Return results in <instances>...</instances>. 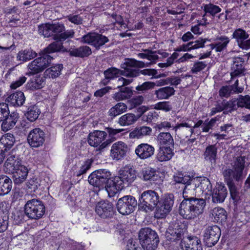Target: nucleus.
<instances>
[{
  "label": "nucleus",
  "instance_id": "f257e3e1",
  "mask_svg": "<svg viewBox=\"0 0 250 250\" xmlns=\"http://www.w3.org/2000/svg\"><path fill=\"white\" fill-rule=\"evenodd\" d=\"M72 32H67L60 36V40L53 42L49 44L40 53L41 57L37 58L30 63L28 67L33 74L38 73L49 66L53 57L50 54L59 52H67V49L64 47L63 42L69 37H72Z\"/></svg>",
  "mask_w": 250,
  "mask_h": 250
},
{
  "label": "nucleus",
  "instance_id": "f03ea898",
  "mask_svg": "<svg viewBox=\"0 0 250 250\" xmlns=\"http://www.w3.org/2000/svg\"><path fill=\"white\" fill-rule=\"evenodd\" d=\"M89 183L99 191L105 189L110 197L115 195V177L106 169H99L92 172L88 176Z\"/></svg>",
  "mask_w": 250,
  "mask_h": 250
},
{
  "label": "nucleus",
  "instance_id": "7ed1b4c3",
  "mask_svg": "<svg viewBox=\"0 0 250 250\" xmlns=\"http://www.w3.org/2000/svg\"><path fill=\"white\" fill-rule=\"evenodd\" d=\"M206 206L205 199L196 196H186L180 204L179 214L184 219H194L202 214Z\"/></svg>",
  "mask_w": 250,
  "mask_h": 250
},
{
  "label": "nucleus",
  "instance_id": "20e7f679",
  "mask_svg": "<svg viewBox=\"0 0 250 250\" xmlns=\"http://www.w3.org/2000/svg\"><path fill=\"white\" fill-rule=\"evenodd\" d=\"M138 238L144 250H155L160 243V238L157 232L149 227L143 228L140 229Z\"/></svg>",
  "mask_w": 250,
  "mask_h": 250
},
{
  "label": "nucleus",
  "instance_id": "39448f33",
  "mask_svg": "<svg viewBox=\"0 0 250 250\" xmlns=\"http://www.w3.org/2000/svg\"><path fill=\"white\" fill-rule=\"evenodd\" d=\"M245 162V157H238L234 162L232 168H227L223 171L225 181L234 182L235 181L239 182L242 181L246 175Z\"/></svg>",
  "mask_w": 250,
  "mask_h": 250
},
{
  "label": "nucleus",
  "instance_id": "423d86ee",
  "mask_svg": "<svg viewBox=\"0 0 250 250\" xmlns=\"http://www.w3.org/2000/svg\"><path fill=\"white\" fill-rule=\"evenodd\" d=\"M39 34L43 35L44 37L48 38L53 36V39L57 42L60 40V36L67 32H72V37H69L67 39L73 38L74 36V32L73 30H65V27L62 23L55 22L54 23H46L42 24L38 26Z\"/></svg>",
  "mask_w": 250,
  "mask_h": 250
},
{
  "label": "nucleus",
  "instance_id": "0eeeda50",
  "mask_svg": "<svg viewBox=\"0 0 250 250\" xmlns=\"http://www.w3.org/2000/svg\"><path fill=\"white\" fill-rule=\"evenodd\" d=\"M187 232V228L185 224L176 219L171 222L167 229L165 236L167 240L170 242L181 241V246L183 247L185 244L184 240V234Z\"/></svg>",
  "mask_w": 250,
  "mask_h": 250
},
{
  "label": "nucleus",
  "instance_id": "6e6552de",
  "mask_svg": "<svg viewBox=\"0 0 250 250\" xmlns=\"http://www.w3.org/2000/svg\"><path fill=\"white\" fill-rule=\"evenodd\" d=\"M119 176H115V194L128 187L136 179V170L131 166H125L119 171Z\"/></svg>",
  "mask_w": 250,
  "mask_h": 250
},
{
  "label": "nucleus",
  "instance_id": "1a4fd4ad",
  "mask_svg": "<svg viewBox=\"0 0 250 250\" xmlns=\"http://www.w3.org/2000/svg\"><path fill=\"white\" fill-rule=\"evenodd\" d=\"M160 202V196L158 192L153 190L144 191L140 196L139 206L146 210H153L157 209Z\"/></svg>",
  "mask_w": 250,
  "mask_h": 250
},
{
  "label": "nucleus",
  "instance_id": "9d476101",
  "mask_svg": "<svg viewBox=\"0 0 250 250\" xmlns=\"http://www.w3.org/2000/svg\"><path fill=\"white\" fill-rule=\"evenodd\" d=\"M45 208L43 203L38 199L28 200L24 206L25 214L31 219L38 220L42 217Z\"/></svg>",
  "mask_w": 250,
  "mask_h": 250
},
{
  "label": "nucleus",
  "instance_id": "9b49d317",
  "mask_svg": "<svg viewBox=\"0 0 250 250\" xmlns=\"http://www.w3.org/2000/svg\"><path fill=\"white\" fill-rule=\"evenodd\" d=\"M139 203L132 195H125L119 198L116 204L118 211L124 215H129L134 212Z\"/></svg>",
  "mask_w": 250,
  "mask_h": 250
},
{
  "label": "nucleus",
  "instance_id": "f8f14e48",
  "mask_svg": "<svg viewBox=\"0 0 250 250\" xmlns=\"http://www.w3.org/2000/svg\"><path fill=\"white\" fill-rule=\"evenodd\" d=\"M174 196L172 193L165 194L160 199L156 214L158 218H164L171 210L174 204Z\"/></svg>",
  "mask_w": 250,
  "mask_h": 250
},
{
  "label": "nucleus",
  "instance_id": "ddd939ff",
  "mask_svg": "<svg viewBox=\"0 0 250 250\" xmlns=\"http://www.w3.org/2000/svg\"><path fill=\"white\" fill-rule=\"evenodd\" d=\"M221 232L219 227L216 225L208 226L204 231L203 241L208 247L214 246L218 241Z\"/></svg>",
  "mask_w": 250,
  "mask_h": 250
},
{
  "label": "nucleus",
  "instance_id": "4468645a",
  "mask_svg": "<svg viewBox=\"0 0 250 250\" xmlns=\"http://www.w3.org/2000/svg\"><path fill=\"white\" fill-rule=\"evenodd\" d=\"M82 39L83 42L93 45L96 50H99L101 46L109 41L107 37L96 32H89L84 35Z\"/></svg>",
  "mask_w": 250,
  "mask_h": 250
},
{
  "label": "nucleus",
  "instance_id": "2eb2a0df",
  "mask_svg": "<svg viewBox=\"0 0 250 250\" xmlns=\"http://www.w3.org/2000/svg\"><path fill=\"white\" fill-rule=\"evenodd\" d=\"M95 211L103 219H110L115 213L113 204L107 200L98 202L96 206Z\"/></svg>",
  "mask_w": 250,
  "mask_h": 250
},
{
  "label": "nucleus",
  "instance_id": "dca6fc26",
  "mask_svg": "<svg viewBox=\"0 0 250 250\" xmlns=\"http://www.w3.org/2000/svg\"><path fill=\"white\" fill-rule=\"evenodd\" d=\"M104 78L101 81V83L105 86L109 83L110 80L119 77L121 75L129 78L128 68H124V70H122L111 67L104 70Z\"/></svg>",
  "mask_w": 250,
  "mask_h": 250
},
{
  "label": "nucleus",
  "instance_id": "f3484780",
  "mask_svg": "<svg viewBox=\"0 0 250 250\" xmlns=\"http://www.w3.org/2000/svg\"><path fill=\"white\" fill-rule=\"evenodd\" d=\"M232 37L235 40L240 48L244 50L250 49L249 34L245 30L241 28L235 29L232 33Z\"/></svg>",
  "mask_w": 250,
  "mask_h": 250
},
{
  "label": "nucleus",
  "instance_id": "a211bd4d",
  "mask_svg": "<svg viewBox=\"0 0 250 250\" xmlns=\"http://www.w3.org/2000/svg\"><path fill=\"white\" fill-rule=\"evenodd\" d=\"M45 141V133L40 128L31 130L27 136V141L33 147H38L43 145Z\"/></svg>",
  "mask_w": 250,
  "mask_h": 250
},
{
  "label": "nucleus",
  "instance_id": "6ab92c4d",
  "mask_svg": "<svg viewBox=\"0 0 250 250\" xmlns=\"http://www.w3.org/2000/svg\"><path fill=\"white\" fill-rule=\"evenodd\" d=\"M210 194L213 203H223L228 194V189L224 184L217 183Z\"/></svg>",
  "mask_w": 250,
  "mask_h": 250
},
{
  "label": "nucleus",
  "instance_id": "aec40b11",
  "mask_svg": "<svg viewBox=\"0 0 250 250\" xmlns=\"http://www.w3.org/2000/svg\"><path fill=\"white\" fill-rule=\"evenodd\" d=\"M128 150L127 145L122 141H118L112 145L111 155L113 159L121 160L126 155Z\"/></svg>",
  "mask_w": 250,
  "mask_h": 250
},
{
  "label": "nucleus",
  "instance_id": "412c9836",
  "mask_svg": "<svg viewBox=\"0 0 250 250\" xmlns=\"http://www.w3.org/2000/svg\"><path fill=\"white\" fill-rule=\"evenodd\" d=\"M14 183L16 185L22 184L27 178L28 169L21 165L12 171Z\"/></svg>",
  "mask_w": 250,
  "mask_h": 250
},
{
  "label": "nucleus",
  "instance_id": "4be33fe9",
  "mask_svg": "<svg viewBox=\"0 0 250 250\" xmlns=\"http://www.w3.org/2000/svg\"><path fill=\"white\" fill-rule=\"evenodd\" d=\"M160 172L155 168L148 167L142 170L141 175L144 181H149L151 183L161 182V177Z\"/></svg>",
  "mask_w": 250,
  "mask_h": 250
},
{
  "label": "nucleus",
  "instance_id": "5701e85b",
  "mask_svg": "<svg viewBox=\"0 0 250 250\" xmlns=\"http://www.w3.org/2000/svg\"><path fill=\"white\" fill-rule=\"evenodd\" d=\"M154 147L146 143L139 145L135 149V153L141 159L150 158L154 153Z\"/></svg>",
  "mask_w": 250,
  "mask_h": 250
},
{
  "label": "nucleus",
  "instance_id": "b1692460",
  "mask_svg": "<svg viewBox=\"0 0 250 250\" xmlns=\"http://www.w3.org/2000/svg\"><path fill=\"white\" fill-rule=\"evenodd\" d=\"M19 118V114L16 111L10 113L9 111L8 115H7L2 121L1 125L2 130L6 132L12 129L15 125Z\"/></svg>",
  "mask_w": 250,
  "mask_h": 250
},
{
  "label": "nucleus",
  "instance_id": "393cba45",
  "mask_svg": "<svg viewBox=\"0 0 250 250\" xmlns=\"http://www.w3.org/2000/svg\"><path fill=\"white\" fill-rule=\"evenodd\" d=\"M107 136V133L104 131L94 130L89 134L88 143L91 146L97 147L104 141Z\"/></svg>",
  "mask_w": 250,
  "mask_h": 250
},
{
  "label": "nucleus",
  "instance_id": "a878e982",
  "mask_svg": "<svg viewBox=\"0 0 250 250\" xmlns=\"http://www.w3.org/2000/svg\"><path fill=\"white\" fill-rule=\"evenodd\" d=\"M215 41H216V43H211L208 45H207V46L210 47L211 51L213 49H215L217 52H221L226 49L227 46L230 41L229 38L226 36H218L215 38Z\"/></svg>",
  "mask_w": 250,
  "mask_h": 250
},
{
  "label": "nucleus",
  "instance_id": "bb28decb",
  "mask_svg": "<svg viewBox=\"0 0 250 250\" xmlns=\"http://www.w3.org/2000/svg\"><path fill=\"white\" fill-rule=\"evenodd\" d=\"M25 97L23 92L18 91L10 94L6 99V102L14 106H21L23 104Z\"/></svg>",
  "mask_w": 250,
  "mask_h": 250
},
{
  "label": "nucleus",
  "instance_id": "cd10ccee",
  "mask_svg": "<svg viewBox=\"0 0 250 250\" xmlns=\"http://www.w3.org/2000/svg\"><path fill=\"white\" fill-rule=\"evenodd\" d=\"M66 52H69L71 57L79 58L87 57L92 54L91 48L86 45L81 46L76 48H71L67 50Z\"/></svg>",
  "mask_w": 250,
  "mask_h": 250
},
{
  "label": "nucleus",
  "instance_id": "c85d7f7f",
  "mask_svg": "<svg viewBox=\"0 0 250 250\" xmlns=\"http://www.w3.org/2000/svg\"><path fill=\"white\" fill-rule=\"evenodd\" d=\"M226 182L228 186L230 197L233 200V203L234 206H237L240 203L242 195V192L240 188L236 187L234 182Z\"/></svg>",
  "mask_w": 250,
  "mask_h": 250
},
{
  "label": "nucleus",
  "instance_id": "c756f323",
  "mask_svg": "<svg viewBox=\"0 0 250 250\" xmlns=\"http://www.w3.org/2000/svg\"><path fill=\"white\" fill-rule=\"evenodd\" d=\"M174 155L170 146H161L156 155V159L160 162L169 160Z\"/></svg>",
  "mask_w": 250,
  "mask_h": 250
},
{
  "label": "nucleus",
  "instance_id": "7c9ffc66",
  "mask_svg": "<svg viewBox=\"0 0 250 250\" xmlns=\"http://www.w3.org/2000/svg\"><path fill=\"white\" fill-rule=\"evenodd\" d=\"M233 59L231 69L233 71L231 73V75L232 77H237L244 73V59L241 57H235Z\"/></svg>",
  "mask_w": 250,
  "mask_h": 250
},
{
  "label": "nucleus",
  "instance_id": "2f4dec72",
  "mask_svg": "<svg viewBox=\"0 0 250 250\" xmlns=\"http://www.w3.org/2000/svg\"><path fill=\"white\" fill-rule=\"evenodd\" d=\"M12 188V180L7 176L0 175V195L8 194Z\"/></svg>",
  "mask_w": 250,
  "mask_h": 250
},
{
  "label": "nucleus",
  "instance_id": "473e14b6",
  "mask_svg": "<svg viewBox=\"0 0 250 250\" xmlns=\"http://www.w3.org/2000/svg\"><path fill=\"white\" fill-rule=\"evenodd\" d=\"M175 90L171 86L160 88L154 92V94L158 100H167L175 94Z\"/></svg>",
  "mask_w": 250,
  "mask_h": 250
},
{
  "label": "nucleus",
  "instance_id": "72a5a7b5",
  "mask_svg": "<svg viewBox=\"0 0 250 250\" xmlns=\"http://www.w3.org/2000/svg\"><path fill=\"white\" fill-rule=\"evenodd\" d=\"M44 78L40 76H37L31 79L26 85V89L32 91L41 89L43 87Z\"/></svg>",
  "mask_w": 250,
  "mask_h": 250
},
{
  "label": "nucleus",
  "instance_id": "f704fd0d",
  "mask_svg": "<svg viewBox=\"0 0 250 250\" xmlns=\"http://www.w3.org/2000/svg\"><path fill=\"white\" fill-rule=\"evenodd\" d=\"M63 69L62 64H56L46 69L44 72V78H56L61 74V71Z\"/></svg>",
  "mask_w": 250,
  "mask_h": 250
},
{
  "label": "nucleus",
  "instance_id": "c9c22d12",
  "mask_svg": "<svg viewBox=\"0 0 250 250\" xmlns=\"http://www.w3.org/2000/svg\"><path fill=\"white\" fill-rule=\"evenodd\" d=\"M41 110L36 104L29 106L24 113L27 119L31 122H35L39 117Z\"/></svg>",
  "mask_w": 250,
  "mask_h": 250
},
{
  "label": "nucleus",
  "instance_id": "e433bc0d",
  "mask_svg": "<svg viewBox=\"0 0 250 250\" xmlns=\"http://www.w3.org/2000/svg\"><path fill=\"white\" fill-rule=\"evenodd\" d=\"M217 149L215 145L208 146L204 152V159L211 163H215L217 157Z\"/></svg>",
  "mask_w": 250,
  "mask_h": 250
},
{
  "label": "nucleus",
  "instance_id": "4c0bfd02",
  "mask_svg": "<svg viewBox=\"0 0 250 250\" xmlns=\"http://www.w3.org/2000/svg\"><path fill=\"white\" fill-rule=\"evenodd\" d=\"M212 214L218 223L223 224L227 219V213L225 209L222 208H215L212 209Z\"/></svg>",
  "mask_w": 250,
  "mask_h": 250
},
{
  "label": "nucleus",
  "instance_id": "58836bf2",
  "mask_svg": "<svg viewBox=\"0 0 250 250\" xmlns=\"http://www.w3.org/2000/svg\"><path fill=\"white\" fill-rule=\"evenodd\" d=\"M21 165V160L19 156L13 154L10 155L4 163L5 167L12 171Z\"/></svg>",
  "mask_w": 250,
  "mask_h": 250
},
{
  "label": "nucleus",
  "instance_id": "ea45409f",
  "mask_svg": "<svg viewBox=\"0 0 250 250\" xmlns=\"http://www.w3.org/2000/svg\"><path fill=\"white\" fill-rule=\"evenodd\" d=\"M158 140L161 146H174V140L169 132H161L158 136Z\"/></svg>",
  "mask_w": 250,
  "mask_h": 250
},
{
  "label": "nucleus",
  "instance_id": "a19ab883",
  "mask_svg": "<svg viewBox=\"0 0 250 250\" xmlns=\"http://www.w3.org/2000/svg\"><path fill=\"white\" fill-rule=\"evenodd\" d=\"M37 56V54L31 49L21 50L17 55V59L22 62L30 61Z\"/></svg>",
  "mask_w": 250,
  "mask_h": 250
},
{
  "label": "nucleus",
  "instance_id": "79ce46f5",
  "mask_svg": "<svg viewBox=\"0 0 250 250\" xmlns=\"http://www.w3.org/2000/svg\"><path fill=\"white\" fill-rule=\"evenodd\" d=\"M137 120L135 114L126 113L119 118L118 123L122 126H126L133 124Z\"/></svg>",
  "mask_w": 250,
  "mask_h": 250
},
{
  "label": "nucleus",
  "instance_id": "37998d69",
  "mask_svg": "<svg viewBox=\"0 0 250 250\" xmlns=\"http://www.w3.org/2000/svg\"><path fill=\"white\" fill-rule=\"evenodd\" d=\"M127 106L125 104L119 103L109 109V115L111 116L115 117L125 112Z\"/></svg>",
  "mask_w": 250,
  "mask_h": 250
},
{
  "label": "nucleus",
  "instance_id": "c03bdc74",
  "mask_svg": "<svg viewBox=\"0 0 250 250\" xmlns=\"http://www.w3.org/2000/svg\"><path fill=\"white\" fill-rule=\"evenodd\" d=\"M235 102L234 99H233L229 101L224 100L221 103V107L223 109V113L228 114L229 113H231L233 111L237 110V107L235 106Z\"/></svg>",
  "mask_w": 250,
  "mask_h": 250
},
{
  "label": "nucleus",
  "instance_id": "a18cd8bd",
  "mask_svg": "<svg viewBox=\"0 0 250 250\" xmlns=\"http://www.w3.org/2000/svg\"><path fill=\"white\" fill-rule=\"evenodd\" d=\"M41 186L40 184L38 183L37 179H30L25 184L23 188L25 189L27 193L37 192V191Z\"/></svg>",
  "mask_w": 250,
  "mask_h": 250
},
{
  "label": "nucleus",
  "instance_id": "49530a36",
  "mask_svg": "<svg viewBox=\"0 0 250 250\" xmlns=\"http://www.w3.org/2000/svg\"><path fill=\"white\" fill-rule=\"evenodd\" d=\"M28 219L24 210H18L14 214L13 223L14 225H20L25 222Z\"/></svg>",
  "mask_w": 250,
  "mask_h": 250
},
{
  "label": "nucleus",
  "instance_id": "de8ad7c7",
  "mask_svg": "<svg viewBox=\"0 0 250 250\" xmlns=\"http://www.w3.org/2000/svg\"><path fill=\"white\" fill-rule=\"evenodd\" d=\"M125 68H143L146 66L145 63L142 61H137L134 59H127L125 64Z\"/></svg>",
  "mask_w": 250,
  "mask_h": 250
},
{
  "label": "nucleus",
  "instance_id": "09e8293b",
  "mask_svg": "<svg viewBox=\"0 0 250 250\" xmlns=\"http://www.w3.org/2000/svg\"><path fill=\"white\" fill-rule=\"evenodd\" d=\"M129 78H135L139 76L140 74L144 75L151 76V69H145L140 70L137 68H128Z\"/></svg>",
  "mask_w": 250,
  "mask_h": 250
},
{
  "label": "nucleus",
  "instance_id": "8fccbe9b",
  "mask_svg": "<svg viewBox=\"0 0 250 250\" xmlns=\"http://www.w3.org/2000/svg\"><path fill=\"white\" fill-rule=\"evenodd\" d=\"M0 140L3 142V144L7 146L8 148L10 149L15 142V138L13 134L11 133L5 134L0 138Z\"/></svg>",
  "mask_w": 250,
  "mask_h": 250
},
{
  "label": "nucleus",
  "instance_id": "3c124183",
  "mask_svg": "<svg viewBox=\"0 0 250 250\" xmlns=\"http://www.w3.org/2000/svg\"><path fill=\"white\" fill-rule=\"evenodd\" d=\"M204 11L206 14L208 13L213 17L221 11V9L212 3L205 4L204 6Z\"/></svg>",
  "mask_w": 250,
  "mask_h": 250
},
{
  "label": "nucleus",
  "instance_id": "603ef678",
  "mask_svg": "<svg viewBox=\"0 0 250 250\" xmlns=\"http://www.w3.org/2000/svg\"><path fill=\"white\" fill-rule=\"evenodd\" d=\"M156 83L154 82H145L141 85H139L136 87L137 93H144V92L152 89L156 86Z\"/></svg>",
  "mask_w": 250,
  "mask_h": 250
},
{
  "label": "nucleus",
  "instance_id": "864d4df0",
  "mask_svg": "<svg viewBox=\"0 0 250 250\" xmlns=\"http://www.w3.org/2000/svg\"><path fill=\"white\" fill-rule=\"evenodd\" d=\"M194 185L191 184V181H189L186 186H184V188L183 191V196L184 199L186 198V196L190 197L194 196L195 194V191Z\"/></svg>",
  "mask_w": 250,
  "mask_h": 250
},
{
  "label": "nucleus",
  "instance_id": "5fc2aeb1",
  "mask_svg": "<svg viewBox=\"0 0 250 250\" xmlns=\"http://www.w3.org/2000/svg\"><path fill=\"white\" fill-rule=\"evenodd\" d=\"M105 129L109 134L110 138L108 139L112 141V142L115 141L118 138V133L125 130L124 129H114L111 127H106Z\"/></svg>",
  "mask_w": 250,
  "mask_h": 250
},
{
  "label": "nucleus",
  "instance_id": "6e6d98bb",
  "mask_svg": "<svg viewBox=\"0 0 250 250\" xmlns=\"http://www.w3.org/2000/svg\"><path fill=\"white\" fill-rule=\"evenodd\" d=\"M211 39H208L207 38L203 39L202 38H199L195 41L190 42H192V45H190V47L192 49H196L199 48H203L205 47V44L207 41L211 42Z\"/></svg>",
  "mask_w": 250,
  "mask_h": 250
},
{
  "label": "nucleus",
  "instance_id": "4d7b16f0",
  "mask_svg": "<svg viewBox=\"0 0 250 250\" xmlns=\"http://www.w3.org/2000/svg\"><path fill=\"white\" fill-rule=\"evenodd\" d=\"M94 160L92 159H87L84 162L83 165L82 166L78 171L76 172L77 176H80L83 174L85 173L91 167L92 164Z\"/></svg>",
  "mask_w": 250,
  "mask_h": 250
},
{
  "label": "nucleus",
  "instance_id": "13d9d810",
  "mask_svg": "<svg viewBox=\"0 0 250 250\" xmlns=\"http://www.w3.org/2000/svg\"><path fill=\"white\" fill-rule=\"evenodd\" d=\"M201 188L200 189L203 192L207 190L211 192L212 190V185L209 180L207 177H201L200 179Z\"/></svg>",
  "mask_w": 250,
  "mask_h": 250
},
{
  "label": "nucleus",
  "instance_id": "bf43d9fd",
  "mask_svg": "<svg viewBox=\"0 0 250 250\" xmlns=\"http://www.w3.org/2000/svg\"><path fill=\"white\" fill-rule=\"evenodd\" d=\"M154 108L157 110H162L166 112H168L172 110V106L168 101L160 102L155 105Z\"/></svg>",
  "mask_w": 250,
  "mask_h": 250
},
{
  "label": "nucleus",
  "instance_id": "052dcab7",
  "mask_svg": "<svg viewBox=\"0 0 250 250\" xmlns=\"http://www.w3.org/2000/svg\"><path fill=\"white\" fill-rule=\"evenodd\" d=\"M121 92L125 96L126 99H128L133 95L134 93L137 94V92L132 90V87H125L122 86H118Z\"/></svg>",
  "mask_w": 250,
  "mask_h": 250
},
{
  "label": "nucleus",
  "instance_id": "680f3d73",
  "mask_svg": "<svg viewBox=\"0 0 250 250\" xmlns=\"http://www.w3.org/2000/svg\"><path fill=\"white\" fill-rule=\"evenodd\" d=\"M247 100H248L247 95L245 96L239 95V98L234 99L235 106H236L237 108L245 107L247 108Z\"/></svg>",
  "mask_w": 250,
  "mask_h": 250
},
{
  "label": "nucleus",
  "instance_id": "e2e57ef3",
  "mask_svg": "<svg viewBox=\"0 0 250 250\" xmlns=\"http://www.w3.org/2000/svg\"><path fill=\"white\" fill-rule=\"evenodd\" d=\"M207 66V64L205 62H195L191 71L192 73L197 74L198 72L203 70Z\"/></svg>",
  "mask_w": 250,
  "mask_h": 250
},
{
  "label": "nucleus",
  "instance_id": "0e129e2a",
  "mask_svg": "<svg viewBox=\"0 0 250 250\" xmlns=\"http://www.w3.org/2000/svg\"><path fill=\"white\" fill-rule=\"evenodd\" d=\"M9 111L8 104L6 103H0V122L4 119L6 115H8Z\"/></svg>",
  "mask_w": 250,
  "mask_h": 250
},
{
  "label": "nucleus",
  "instance_id": "69168bd1",
  "mask_svg": "<svg viewBox=\"0 0 250 250\" xmlns=\"http://www.w3.org/2000/svg\"><path fill=\"white\" fill-rule=\"evenodd\" d=\"M126 250H142L137 240L133 238L129 239L126 246Z\"/></svg>",
  "mask_w": 250,
  "mask_h": 250
},
{
  "label": "nucleus",
  "instance_id": "338daca9",
  "mask_svg": "<svg viewBox=\"0 0 250 250\" xmlns=\"http://www.w3.org/2000/svg\"><path fill=\"white\" fill-rule=\"evenodd\" d=\"M144 99L142 96H138L129 100L128 102L130 104V109L135 108L141 104L144 101Z\"/></svg>",
  "mask_w": 250,
  "mask_h": 250
},
{
  "label": "nucleus",
  "instance_id": "774afa93",
  "mask_svg": "<svg viewBox=\"0 0 250 250\" xmlns=\"http://www.w3.org/2000/svg\"><path fill=\"white\" fill-rule=\"evenodd\" d=\"M233 87L230 85L222 86L219 90V93L221 97H228L232 93Z\"/></svg>",
  "mask_w": 250,
  "mask_h": 250
}]
</instances>
